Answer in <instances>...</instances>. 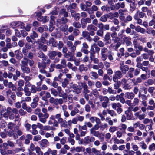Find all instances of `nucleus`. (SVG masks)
<instances>
[{
  "instance_id": "obj_7",
  "label": "nucleus",
  "mask_w": 155,
  "mask_h": 155,
  "mask_svg": "<svg viewBox=\"0 0 155 155\" xmlns=\"http://www.w3.org/2000/svg\"><path fill=\"white\" fill-rule=\"evenodd\" d=\"M34 113L38 115L39 121L42 123V117H43V113L41 112V109L39 108L36 109L34 110Z\"/></svg>"
},
{
  "instance_id": "obj_43",
  "label": "nucleus",
  "mask_w": 155,
  "mask_h": 155,
  "mask_svg": "<svg viewBox=\"0 0 155 155\" xmlns=\"http://www.w3.org/2000/svg\"><path fill=\"white\" fill-rule=\"evenodd\" d=\"M125 114L127 115V119L128 120H131L133 117L132 114L130 112H125Z\"/></svg>"
},
{
  "instance_id": "obj_18",
  "label": "nucleus",
  "mask_w": 155,
  "mask_h": 155,
  "mask_svg": "<svg viewBox=\"0 0 155 155\" xmlns=\"http://www.w3.org/2000/svg\"><path fill=\"white\" fill-rule=\"evenodd\" d=\"M49 144L48 141L46 139H42L41 140V143L40 144L41 147L42 148L46 147Z\"/></svg>"
},
{
  "instance_id": "obj_55",
  "label": "nucleus",
  "mask_w": 155,
  "mask_h": 155,
  "mask_svg": "<svg viewBox=\"0 0 155 155\" xmlns=\"http://www.w3.org/2000/svg\"><path fill=\"white\" fill-rule=\"evenodd\" d=\"M80 8L82 10L84 11H87V8L86 5L82 3L80 4Z\"/></svg>"
},
{
  "instance_id": "obj_60",
  "label": "nucleus",
  "mask_w": 155,
  "mask_h": 155,
  "mask_svg": "<svg viewBox=\"0 0 155 155\" xmlns=\"http://www.w3.org/2000/svg\"><path fill=\"white\" fill-rule=\"evenodd\" d=\"M123 88L125 90H130L132 88L131 86L128 83H126L123 86Z\"/></svg>"
},
{
  "instance_id": "obj_10",
  "label": "nucleus",
  "mask_w": 155,
  "mask_h": 155,
  "mask_svg": "<svg viewBox=\"0 0 155 155\" xmlns=\"http://www.w3.org/2000/svg\"><path fill=\"white\" fill-rule=\"evenodd\" d=\"M70 88H73L75 90L73 92H75L77 94H79L81 92V89L78 88V86L77 84H72L70 85Z\"/></svg>"
},
{
  "instance_id": "obj_22",
  "label": "nucleus",
  "mask_w": 155,
  "mask_h": 155,
  "mask_svg": "<svg viewBox=\"0 0 155 155\" xmlns=\"http://www.w3.org/2000/svg\"><path fill=\"white\" fill-rule=\"evenodd\" d=\"M135 30L137 31L140 32L143 34H145L146 32V30L143 28H141L139 26L136 27L135 28Z\"/></svg>"
},
{
  "instance_id": "obj_52",
  "label": "nucleus",
  "mask_w": 155,
  "mask_h": 155,
  "mask_svg": "<svg viewBox=\"0 0 155 155\" xmlns=\"http://www.w3.org/2000/svg\"><path fill=\"white\" fill-rule=\"evenodd\" d=\"M101 59L103 61H105L108 57V54H100Z\"/></svg>"
},
{
  "instance_id": "obj_34",
  "label": "nucleus",
  "mask_w": 155,
  "mask_h": 155,
  "mask_svg": "<svg viewBox=\"0 0 155 155\" xmlns=\"http://www.w3.org/2000/svg\"><path fill=\"white\" fill-rule=\"evenodd\" d=\"M63 39L64 42H65L66 41V43L67 45L69 48L73 45L72 42L71 41H68L66 37H64Z\"/></svg>"
},
{
  "instance_id": "obj_11",
  "label": "nucleus",
  "mask_w": 155,
  "mask_h": 155,
  "mask_svg": "<svg viewBox=\"0 0 155 155\" xmlns=\"http://www.w3.org/2000/svg\"><path fill=\"white\" fill-rule=\"evenodd\" d=\"M89 47L86 42H84L82 44V46L81 48V51L83 53L86 54H88L89 53L87 49Z\"/></svg>"
},
{
  "instance_id": "obj_9",
  "label": "nucleus",
  "mask_w": 155,
  "mask_h": 155,
  "mask_svg": "<svg viewBox=\"0 0 155 155\" xmlns=\"http://www.w3.org/2000/svg\"><path fill=\"white\" fill-rule=\"evenodd\" d=\"M13 25L18 28H25V24L20 21L14 22L12 23Z\"/></svg>"
},
{
  "instance_id": "obj_13",
  "label": "nucleus",
  "mask_w": 155,
  "mask_h": 155,
  "mask_svg": "<svg viewBox=\"0 0 155 155\" xmlns=\"http://www.w3.org/2000/svg\"><path fill=\"white\" fill-rule=\"evenodd\" d=\"M71 13L72 17H74L76 21H78L79 19L80 14L79 13H76L73 10H71Z\"/></svg>"
},
{
  "instance_id": "obj_45",
  "label": "nucleus",
  "mask_w": 155,
  "mask_h": 155,
  "mask_svg": "<svg viewBox=\"0 0 155 155\" xmlns=\"http://www.w3.org/2000/svg\"><path fill=\"white\" fill-rule=\"evenodd\" d=\"M90 74L91 75V76L93 77L92 78H91L96 79L98 78V74L96 72L92 71L91 72Z\"/></svg>"
},
{
  "instance_id": "obj_5",
  "label": "nucleus",
  "mask_w": 155,
  "mask_h": 155,
  "mask_svg": "<svg viewBox=\"0 0 155 155\" xmlns=\"http://www.w3.org/2000/svg\"><path fill=\"white\" fill-rule=\"evenodd\" d=\"M122 74L121 71H117L115 72L113 76V80L114 82H116L118 79H120L122 77Z\"/></svg>"
},
{
  "instance_id": "obj_37",
  "label": "nucleus",
  "mask_w": 155,
  "mask_h": 155,
  "mask_svg": "<svg viewBox=\"0 0 155 155\" xmlns=\"http://www.w3.org/2000/svg\"><path fill=\"white\" fill-rule=\"evenodd\" d=\"M107 111L108 113L113 117H116L117 115V114L113 110L108 109Z\"/></svg>"
},
{
  "instance_id": "obj_49",
  "label": "nucleus",
  "mask_w": 155,
  "mask_h": 155,
  "mask_svg": "<svg viewBox=\"0 0 155 155\" xmlns=\"http://www.w3.org/2000/svg\"><path fill=\"white\" fill-rule=\"evenodd\" d=\"M25 150L24 147H21L20 148H17L14 150V152L15 153H17L21 151L24 152L25 151Z\"/></svg>"
},
{
  "instance_id": "obj_2",
  "label": "nucleus",
  "mask_w": 155,
  "mask_h": 155,
  "mask_svg": "<svg viewBox=\"0 0 155 155\" xmlns=\"http://www.w3.org/2000/svg\"><path fill=\"white\" fill-rule=\"evenodd\" d=\"M42 112L44 113L43 114V117H42V123L45 124L47 121V119L48 118L49 114L47 113V110L45 108H42Z\"/></svg>"
},
{
  "instance_id": "obj_26",
  "label": "nucleus",
  "mask_w": 155,
  "mask_h": 155,
  "mask_svg": "<svg viewBox=\"0 0 155 155\" xmlns=\"http://www.w3.org/2000/svg\"><path fill=\"white\" fill-rule=\"evenodd\" d=\"M46 39L44 37L41 36L40 39H38L36 43L38 44V45L42 44L41 43L44 44L46 42Z\"/></svg>"
},
{
  "instance_id": "obj_38",
  "label": "nucleus",
  "mask_w": 155,
  "mask_h": 155,
  "mask_svg": "<svg viewBox=\"0 0 155 155\" xmlns=\"http://www.w3.org/2000/svg\"><path fill=\"white\" fill-rule=\"evenodd\" d=\"M105 120L108 123L109 125L112 126L113 125V121L111 120L110 117H108L105 118Z\"/></svg>"
},
{
  "instance_id": "obj_16",
  "label": "nucleus",
  "mask_w": 155,
  "mask_h": 155,
  "mask_svg": "<svg viewBox=\"0 0 155 155\" xmlns=\"http://www.w3.org/2000/svg\"><path fill=\"white\" fill-rule=\"evenodd\" d=\"M107 114V112L105 110H104L101 113L99 112L97 114V115L99 117L102 121L105 120L104 116H106Z\"/></svg>"
},
{
  "instance_id": "obj_36",
  "label": "nucleus",
  "mask_w": 155,
  "mask_h": 155,
  "mask_svg": "<svg viewBox=\"0 0 155 155\" xmlns=\"http://www.w3.org/2000/svg\"><path fill=\"white\" fill-rule=\"evenodd\" d=\"M49 42L50 44H51L53 46L56 47L57 46L58 44L56 41L54 40L53 38L49 40Z\"/></svg>"
},
{
  "instance_id": "obj_64",
  "label": "nucleus",
  "mask_w": 155,
  "mask_h": 155,
  "mask_svg": "<svg viewBox=\"0 0 155 155\" xmlns=\"http://www.w3.org/2000/svg\"><path fill=\"white\" fill-rule=\"evenodd\" d=\"M149 149L150 151L155 150V143H153L149 146Z\"/></svg>"
},
{
  "instance_id": "obj_28",
  "label": "nucleus",
  "mask_w": 155,
  "mask_h": 155,
  "mask_svg": "<svg viewBox=\"0 0 155 155\" xmlns=\"http://www.w3.org/2000/svg\"><path fill=\"white\" fill-rule=\"evenodd\" d=\"M69 84V81L67 78H64L61 83V86L64 88L67 87V85Z\"/></svg>"
},
{
  "instance_id": "obj_44",
  "label": "nucleus",
  "mask_w": 155,
  "mask_h": 155,
  "mask_svg": "<svg viewBox=\"0 0 155 155\" xmlns=\"http://www.w3.org/2000/svg\"><path fill=\"white\" fill-rule=\"evenodd\" d=\"M62 15L65 17H68V13L64 9H62L60 12V15Z\"/></svg>"
},
{
  "instance_id": "obj_63",
  "label": "nucleus",
  "mask_w": 155,
  "mask_h": 155,
  "mask_svg": "<svg viewBox=\"0 0 155 155\" xmlns=\"http://www.w3.org/2000/svg\"><path fill=\"white\" fill-rule=\"evenodd\" d=\"M108 51V49L107 48L103 47L101 49L100 54H107Z\"/></svg>"
},
{
  "instance_id": "obj_1",
  "label": "nucleus",
  "mask_w": 155,
  "mask_h": 155,
  "mask_svg": "<svg viewBox=\"0 0 155 155\" xmlns=\"http://www.w3.org/2000/svg\"><path fill=\"white\" fill-rule=\"evenodd\" d=\"M100 102H102L101 106L104 108H106L109 103V99L107 96L100 95L99 97Z\"/></svg>"
},
{
  "instance_id": "obj_58",
  "label": "nucleus",
  "mask_w": 155,
  "mask_h": 155,
  "mask_svg": "<svg viewBox=\"0 0 155 155\" xmlns=\"http://www.w3.org/2000/svg\"><path fill=\"white\" fill-rule=\"evenodd\" d=\"M30 91L32 93H35L36 92L37 89L36 86L34 85H32L31 86V88L30 89Z\"/></svg>"
},
{
  "instance_id": "obj_25",
  "label": "nucleus",
  "mask_w": 155,
  "mask_h": 155,
  "mask_svg": "<svg viewBox=\"0 0 155 155\" xmlns=\"http://www.w3.org/2000/svg\"><path fill=\"white\" fill-rule=\"evenodd\" d=\"M38 56L41 58L42 59L43 61L46 60L47 59L46 57L44 55V53L41 51H39L38 53Z\"/></svg>"
},
{
  "instance_id": "obj_14",
  "label": "nucleus",
  "mask_w": 155,
  "mask_h": 155,
  "mask_svg": "<svg viewBox=\"0 0 155 155\" xmlns=\"http://www.w3.org/2000/svg\"><path fill=\"white\" fill-rule=\"evenodd\" d=\"M128 2L130 3V12H133L135 10L136 7V4L135 3V0L131 1V2Z\"/></svg>"
},
{
  "instance_id": "obj_40",
  "label": "nucleus",
  "mask_w": 155,
  "mask_h": 155,
  "mask_svg": "<svg viewBox=\"0 0 155 155\" xmlns=\"http://www.w3.org/2000/svg\"><path fill=\"white\" fill-rule=\"evenodd\" d=\"M87 69V68L86 67H85L83 64L80 65L79 68V70L80 72H82L83 71H86Z\"/></svg>"
},
{
  "instance_id": "obj_53",
  "label": "nucleus",
  "mask_w": 155,
  "mask_h": 155,
  "mask_svg": "<svg viewBox=\"0 0 155 155\" xmlns=\"http://www.w3.org/2000/svg\"><path fill=\"white\" fill-rule=\"evenodd\" d=\"M51 94L55 97L57 96L58 94L57 91L53 88L51 89Z\"/></svg>"
},
{
  "instance_id": "obj_54",
  "label": "nucleus",
  "mask_w": 155,
  "mask_h": 155,
  "mask_svg": "<svg viewBox=\"0 0 155 155\" xmlns=\"http://www.w3.org/2000/svg\"><path fill=\"white\" fill-rule=\"evenodd\" d=\"M72 25L77 28H80L81 27V24L79 22H74L73 23Z\"/></svg>"
},
{
  "instance_id": "obj_61",
  "label": "nucleus",
  "mask_w": 155,
  "mask_h": 155,
  "mask_svg": "<svg viewBox=\"0 0 155 155\" xmlns=\"http://www.w3.org/2000/svg\"><path fill=\"white\" fill-rule=\"evenodd\" d=\"M41 139V137L40 135H38L34 137L33 140L34 141H38Z\"/></svg>"
},
{
  "instance_id": "obj_3",
  "label": "nucleus",
  "mask_w": 155,
  "mask_h": 155,
  "mask_svg": "<svg viewBox=\"0 0 155 155\" xmlns=\"http://www.w3.org/2000/svg\"><path fill=\"white\" fill-rule=\"evenodd\" d=\"M112 108L114 110H116L117 112L120 114L122 111V109L121 108V105L119 103H114L111 104Z\"/></svg>"
},
{
  "instance_id": "obj_12",
  "label": "nucleus",
  "mask_w": 155,
  "mask_h": 155,
  "mask_svg": "<svg viewBox=\"0 0 155 155\" xmlns=\"http://www.w3.org/2000/svg\"><path fill=\"white\" fill-rule=\"evenodd\" d=\"M122 38L127 45L130 46L132 44V42L131 41V39L130 37L124 36Z\"/></svg>"
},
{
  "instance_id": "obj_21",
  "label": "nucleus",
  "mask_w": 155,
  "mask_h": 155,
  "mask_svg": "<svg viewBox=\"0 0 155 155\" xmlns=\"http://www.w3.org/2000/svg\"><path fill=\"white\" fill-rule=\"evenodd\" d=\"M97 28L94 26L92 24H90L88 25L87 28V29L88 31H96L97 30Z\"/></svg>"
},
{
  "instance_id": "obj_48",
  "label": "nucleus",
  "mask_w": 155,
  "mask_h": 155,
  "mask_svg": "<svg viewBox=\"0 0 155 155\" xmlns=\"http://www.w3.org/2000/svg\"><path fill=\"white\" fill-rule=\"evenodd\" d=\"M108 127V124L106 123L101 124L100 126V129L102 130H103L105 128Z\"/></svg>"
},
{
  "instance_id": "obj_32",
  "label": "nucleus",
  "mask_w": 155,
  "mask_h": 155,
  "mask_svg": "<svg viewBox=\"0 0 155 155\" xmlns=\"http://www.w3.org/2000/svg\"><path fill=\"white\" fill-rule=\"evenodd\" d=\"M54 135V133L52 131L50 133L46 132L45 134V137L47 138L49 137H53Z\"/></svg>"
},
{
  "instance_id": "obj_24",
  "label": "nucleus",
  "mask_w": 155,
  "mask_h": 155,
  "mask_svg": "<svg viewBox=\"0 0 155 155\" xmlns=\"http://www.w3.org/2000/svg\"><path fill=\"white\" fill-rule=\"evenodd\" d=\"M48 30V27L44 25L42 27H39L38 29V31L40 33H42L44 31H46Z\"/></svg>"
},
{
  "instance_id": "obj_17",
  "label": "nucleus",
  "mask_w": 155,
  "mask_h": 155,
  "mask_svg": "<svg viewBox=\"0 0 155 155\" xmlns=\"http://www.w3.org/2000/svg\"><path fill=\"white\" fill-rule=\"evenodd\" d=\"M135 96L134 94L132 92H127L124 94V97L126 98L133 99Z\"/></svg>"
},
{
  "instance_id": "obj_29",
  "label": "nucleus",
  "mask_w": 155,
  "mask_h": 155,
  "mask_svg": "<svg viewBox=\"0 0 155 155\" xmlns=\"http://www.w3.org/2000/svg\"><path fill=\"white\" fill-rule=\"evenodd\" d=\"M2 75L3 77L5 78H8L9 79H11L12 77L13 74L11 72L9 73L8 74L6 72H4L3 74Z\"/></svg>"
},
{
  "instance_id": "obj_39",
  "label": "nucleus",
  "mask_w": 155,
  "mask_h": 155,
  "mask_svg": "<svg viewBox=\"0 0 155 155\" xmlns=\"http://www.w3.org/2000/svg\"><path fill=\"white\" fill-rule=\"evenodd\" d=\"M139 146L142 149L146 150L147 148V145L144 141H141L139 143Z\"/></svg>"
},
{
  "instance_id": "obj_51",
  "label": "nucleus",
  "mask_w": 155,
  "mask_h": 155,
  "mask_svg": "<svg viewBox=\"0 0 155 155\" xmlns=\"http://www.w3.org/2000/svg\"><path fill=\"white\" fill-rule=\"evenodd\" d=\"M145 84H145V85H151L154 83L153 81L151 79H149L147 80V81L145 82Z\"/></svg>"
},
{
  "instance_id": "obj_46",
  "label": "nucleus",
  "mask_w": 155,
  "mask_h": 155,
  "mask_svg": "<svg viewBox=\"0 0 155 155\" xmlns=\"http://www.w3.org/2000/svg\"><path fill=\"white\" fill-rule=\"evenodd\" d=\"M67 60L68 61H74V62L75 64L77 66H78L80 64V61L74 60L73 59V58H69V59H68Z\"/></svg>"
},
{
  "instance_id": "obj_62",
  "label": "nucleus",
  "mask_w": 155,
  "mask_h": 155,
  "mask_svg": "<svg viewBox=\"0 0 155 155\" xmlns=\"http://www.w3.org/2000/svg\"><path fill=\"white\" fill-rule=\"evenodd\" d=\"M89 143V136H87L85 137L84 139V144H87Z\"/></svg>"
},
{
  "instance_id": "obj_57",
  "label": "nucleus",
  "mask_w": 155,
  "mask_h": 155,
  "mask_svg": "<svg viewBox=\"0 0 155 155\" xmlns=\"http://www.w3.org/2000/svg\"><path fill=\"white\" fill-rule=\"evenodd\" d=\"M107 20V18L106 15H103L99 19V20L102 22H105Z\"/></svg>"
},
{
  "instance_id": "obj_20",
  "label": "nucleus",
  "mask_w": 155,
  "mask_h": 155,
  "mask_svg": "<svg viewBox=\"0 0 155 155\" xmlns=\"http://www.w3.org/2000/svg\"><path fill=\"white\" fill-rule=\"evenodd\" d=\"M16 58L18 60H20L23 57V55L21 52L18 50L15 51Z\"/></svg>"
},
{
  "instance_id": "obj_30",
  "label": "nucleus",
  "mask_w": 155,
  "mask_h": 155,
  "mask_svg": "<svg viewBox=\"0 0 155 155\" xmlns=\"http://www.w3.org/2000/svg\"><path fill=\"white\" fill-rule=\"evenodd\" d=\"M90 120L91 123H93L95 121L96 123H98L100 120L98 117H91L89 119Z\"/></svg>"
},
{
  "instance_id": "obj_41",
  "label": "nucleus",
  "mask_w": 155,
  "mask_h": 155,
  "mask_svg": "<svg viewBox=\"0 0 155 155\" xmlns=\"http://www.w3.org/2000/svg\"><path fill=\"white\" fill-rule=\"evenodd\" d=\"M68 25H65L62 28V31L63 32L65 35H67L68 34Z\"/></svg>"
},
{
  "instance_id": "obj_19",
  "label": "nucleus",
  "mask_w": 155,
  "mask_h": 155,
  "mask_svg": "<svg viewBox=\"0 0 155 155\" xmlns=\"http://www.w3.org/2000/svg\"><path fill=\"white\" fill-rule=\"evenodd\" d=\"M28 59L26 56H24L23 59L21 60L20 66L28 65Z\"/></svg>"
},
{
  "instance_id": "obj_27",
  "label": "nucleus",
  "mask_w": 155,
  "mask_h": 155,
  "mask_svg": "<svg viewBox=\"0 0 155 155\" xmlns=\"http://www.w3.org/2000/svg\"><path fill=\"white\" fill-rule=\"evenodd\" d=\"M43 130L46 131H50L55 130V129L52 126L48 125L44 126Z\"/></svg>"
},
{
  "instance_id": "obj_59",
  "label": "nucleus",
  "mask_w": 155,
  "mask_h": 155,
  "mask_svg": "<svg viewBox=\"0 0 155 155\" xmlns=\"http://www.w3.org/2000/svg\"><path fill=\"white\" fill-rule=\"evenodd\" d=\"M66 63V61L65 59H61V64L63 67V68H65L67 66Z\"/></svg>"
},
{
  "instance_id": "obj_35",
  "label": "nucleus",
  "mask_w": 155,
  "mask_h": 155,
  "mask_svg": "<svg viewBox=\"0 0 155 155\" xmlns=\"http://www.w3.org/2000/svg\"><path fill=\"white\" fill-rule=\"evenodd\" d=\"M56 55V52L54 51H52L49 52V57L51 59H54Z\"/></svg>"
},
{
  "instance_id": "obj_31",
  "label": "nucleus",
  "mask_w": 155,
  "mask_h": 155,
  "mask_svg": "<svg viewBox=\"0 0 155 155\" xmlns=\"http://www.w3.org/2000/svg\"><path fill=\"white\" fill-rule=\"evenodd\" d=\"M51 97V94L48 92H47L45 93V95L43 96L42 97V99L45 101H47V99Z\"/></svg>"
},
{
  "instance_id": "obj_6",
  "label": "nucleus",
  "mask_w": 155,
  "mask_h": 155,
  "mask_svg": "<svg viewBox=\"0 0 155 155\" xmlns=\"http://www.w3.org/2000/svg\"><path fill=\"white\" fill-rule=\"evenodd\" d=\"M119 68L122 73L125 74L129 70L128 66L127 65H124L123 61L120 62Z\"/></svg>"
},
{
  "instance_id": "obj_50",
  "label": "nucleus",
  "mask_w": 155,
  "mask_h": 155,
  "mask_svg": "<svg viewBox=\"0 0 155 155\" xmlns=\"http://www.w3.org/2000/svg\"><path fill=\"white\" fill-rule=\"evenodd\" d=\"M115 82L116 83L114 84V87L115 89H117L119 87L120 85V81L117 80V81Z\"/></svg>"
},
{
  "instance_id": "obj_8",
  "label": "nucleus",
  "mask_w": 155,
  "mask_h": 155,
  "mask_svg": "<svg viewBox=\"0 0 155 155\" xmlns=\"http://www.w3.org/2000/svg\"><path fill=\"white\" fill-rule=\"evenodd\" d=\"M85 150L87 153L89 155H91L92 153H93L97 155L99 153V151L94 148H92L91 149L89 147L85 149Z\"/></svg>"
},
{
  "instance_id": "obj_42",
  "label": "nucleus",
  "mask_w": 155,
  "mask_h": 155,
  "mask_svg": "<svg viewBox=\"0 0 155 155\" xmlns=\"http://www.w3.org/2000/svg\"><path fill=\"white\" fill-rule=\"evenodd\" d=\"M38 66L40 69H41V68H45L46 67V63L44 62L41 63L38 62Z\"/></svg>"
},
{
  "instance_id": "obj_23",
  "label": "nucleus",
  "mask_w": 155,
  "mask_h": 155,
  "mask_svg": "<svg viewBox=\"0 0 155 155\" xmlns=\"http://www.w3.org/2000/svg\"><path fill=\"white\" fill-rule=\"evenodd\" d=\"M75 151L77 153H79L80 152H84L85 150V148L83 146H77L75 148Z\"/></svg>"
},
{
  "instance_id": "obj_56",
  "label": "nucleus",
  "mask_w": 155,
  "mask_h": 155,
  "mask_svg": "<svg viewBox=\"0 0 155 155\" xmlns=\"http://www.w3.org/2000/svg\"><path fill=\"white\" fill-rule=\"evenodd\" d=\"M108 93L110 94H116V91L113 89L112 88L108 87Z\"/></svg>"
},
{
  "instance_id": "obj_4",
  "label": "nucleus",
  "mask_w": 155,
  "mask_h": 155,
  "mask_svg": "<svg viewBox=\"0 0 155 155\" xmlns=\"http://www.w3.org/2000/svg\"><path fill=\"white\" fill-rule=\"evenodd\" d=\"M57 90L58 91V96L60 97H62L64 99L66 100L68 97V95L67 93L64 92L60 86H58L57 87Z\"/></svg>"
},
{
  "instance_id": "obj_33",
  "label": "nucleus",
  "mask_w": 155,
  "mask_h": 155,
  "mask_svg": "<svg viewBox=\"0 0 155 155\" xmlns=\"http://www.w3.org/2000/svg\"><path fill=\"white\" fill-rule=\"evenodd\" d=\"M38 47L40 50H42L44 52H46L47 51V46L46 45L40 44L38 45Z\"/></svg>"
},
{
  "instance_id": "obj_15",
  "label": "nucleus",
  "mask_w": 155,
  "mask_h": 155,
  "mask_svg": "<svg viewBox=\"0 0 155 155\" xmlns=\"http://www.w3.org/2000/svg\"><path fill=\"white\" fill-rule=\"evenodd\" d=\"M28 65L20 66L21 70L23 73L29 74L30 72V69Z\"/></svg>"
},
{
  "instance_id": "obj_47",
  "label": "nucleus",
  "mask_w": 155,
  "mask_h": 155,
  "mask_svg": "<svg viewBox=\"0 0 155 155\" xmlns=\"http://www.w3.org/2000/svg\"><path fill=\"white\" fill-rule=\"evenodd\" d=\"M35 151L38 155H43V153L41 151L40 148L37 146L35 148Z\"/></svg>"
}]
</instances>
